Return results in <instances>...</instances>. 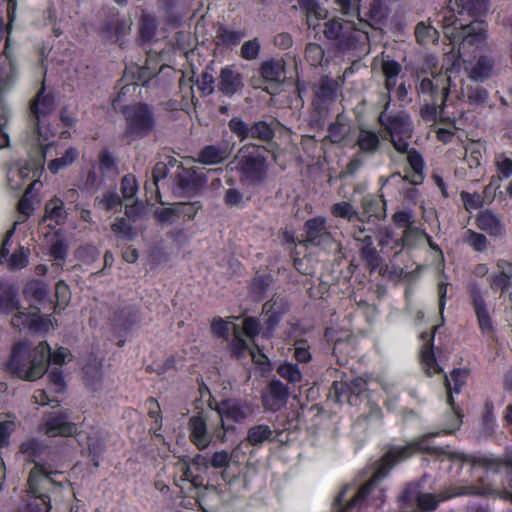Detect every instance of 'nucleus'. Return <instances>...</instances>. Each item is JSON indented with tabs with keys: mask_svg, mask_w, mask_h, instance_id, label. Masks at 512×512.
Instances as JSON below:
<instances>
[{
	"mask_svg": "<svg viewBox=\"0 0 512 512\" xmlns=\"http://www.w3.org/2000/svg\"><path fill=\"white\" fill-rule=\"evenodd\" d=\"M431 435L432 434L425 435L418 441L407 443L405 446L391 448L379 461L377 467L375 468L372 478L365 485H363L358 490V492L353 496V498L350 499L345 505L344 502L347 501L346 494L350 487L345 486L341 490V492L336 496L334 500V505L338 509L337 512H358L363 501L369 496L374 500H381L384 490L378 487L379 482L388 475L390 469L395 464L407 459L408 457L411 456L413 452L416 451H423L437 455L445 453L450 459L469 461L472 463L473 466L486 465L491 467L490 465H493V462H490L485 459H477L459 453L447 452L442 448L430 447L426 445V442L429 439V437H431Z\"/></svg>",
	"mask_w": 512,
	"mask_h": 512,
	"instance_id": "1",
	"label": "nucleus"
},
{
	"mask_svg": "<svg viewBox=\"0 0 512 512\" xmlns=\"http://www.w3.org/2000/svg\"><path fill=\"white\" fill-rule=\"evenodd\" d=\"M45 134L41 138L44 143L42 146L39 141L34 140L30 143L35 146V151L30 155L29 162L21 168H12L8 172V183L11 189H21L22 183H18L15 177L34 179L40 177L44 168V162L49 157H55L48 162V170L52 174H57L59 171L64 170L71 166L79 157V151L74 147H68L63 152H58L50 138L53 136Z\"/></svg>",
	"mask_w": 512,
	"mask_h": 512,
	"instance_id": "2",
	"label": "nucleus"
},
{
	"mask_svg": "<svg viewBox=\"0 0 512 512\" xmlns=\"http://www.w3.org/2000/svg\"><path fill=\"white\" fill-rule=\"evenodd\" d=\"M69 355V351L63 347L51 353V348L45 341L34 349H30L26 343L19 342L12 349L9 369L21 379L34 381L46 373L49 361L62 365Z\"/></svg>",
	"mask_w": 512,
	"mask_h": 512,
	"instance_id": "3",
	"label": "nucleus"
},
{
	"mask_svg": "<svg viewBox=\"0 0 512 512\" xmlns=\"http://www.w3.org/2000/svg\"><path fill=\"white\" fill-rule=\"evenodd\" d=\"M284 312L282 300L268 301L263 306V321L253 317H247L243 321V326L240 328L237 325L233 326L234 339L232 341V352L237 358H242V355L249 349L250 342L260 333L263 336L269 337L275 327L278 325L281 315Z\"/></svg>",
	"mask_w": 512,
	"mask_h": 512,
	"instance_id": "4",
	"label": "nucleus"
},
{
	"mask_svg": "<svg viewBox=\"0 0 512 512\" xmlns=\"http://www.w3.org/2000/svg\"><path fill=\"white\" fill-rule=\"evenodd\" d=\"M57 472L36 464L29 475L28 492L30 498L20 512H50V492L57 490L60 485L53 479Z\"/></svg>",
	"mask_w": 512,
	"mask_h": 512,
	"instance_id": "5",
	"label": "nucleus"
},
{
	"mask_svg": "<svg viewBox=\"0 0 512 512\" xmlns=\"http://www.w3.org/2000/svg\"><path fill=\"white\" fill-rule=\"evenodd\" d=\"M0 312L6 314L16 312L11 320V324L19 329L29 328L35 332H47L54 328L50 316L43 317L36 312L21 311L16 290L9 285H0Z\"/></svg>",
	"mask_w": 512,
	"mask_h": 512,
	"instance_id": "6",
	"label": "nucleus"
},
{
	"mask_svg": "<svg viewBox=\"0 0 512 512\" xmlns=\"http://www.w3.org/2000/svg\"><path fill=\"white\" fill-rule=\"evenodd\" d=\"M215 426L217 439L222 443L228 441L230 434L236 432V427L232 423H241L250 417L253 412V406L246 401L237 399H228L217 404Z\"/></svg>",
	"mask_w": 512,
	"mask_h": 512,
	"instance_id": "7",
	"label": "nucleus"
},
{
	"mask_svg": "<svg viewBox=\"0 0 512 512\" xmlns=\"http://www.w3.org/2000/svg\"><path fill=\"white\" fill-rule=\"evenodd\" d=\"M379 121L395 150L407 152L409 139L412 136V122L409 115L404 111L388 115L385 110L380 114Z\"/></svg>",
	"mask_w": 512,
	"mask_h": 512,
	"instance_id": "8",
	"label": "nucleus"
},
{
	"mask_svg": "<svg viewBox=\"0 0 512 512\" xmlns=\"http://www.w3.org/2000/svg\"><path fill=\"white\" fill-rule=\"evenodd\" d=\"M324 35L337 42L341 50H349L355 47L356 43L366 39V33L350 20L341 22L338 19H332L325 23Z\"/></svg>",
	"mask_w": 512,
	"mask_h": 512,
	"instance_id": "9",
	"label": "nucleus"
},
{
	"mask_svg": "<svg viewBox=\"0 0 512 512\" xmlns=\"http://www.w3.org/2000/svg\"><path fill=\"white\" fill-rule=\"evenodd\" d=\"M458 44V57L453 62V68L458 65L461 58H464L474 49L483 47L487 40V24L484 21H473L470 24L460 25Z\"/></svg>",
	"mask_w": 512,
	"mask_h": 512,
	"instance_id": "10",
	"label": "nucleus"
},
{
	"mask_svg": "<svg viewBox=\"0 0 512 512\" xmlns=\"http://www.w3.org/2000/svg\"><path fill=\"white\" fill-rule=\"evenodd\" d=\"M217 424L216 418L213 419L202 412L193 415L187 424L190 441L198 449H206L212 443L214 437L217 439V431L215 429Z\"/></svg>",
	"mask_w": 512,
	"mask_h": 512,
	"instance_id": "11",
	"label": "nucleus"
},
{
	"mask_svg": "<svg viewBox=\"0 0 512 512\" xmlns=\"http://www.w3.org/2000/svg\"><path fill=\"white\" fill-rule=\"evenodd\" d=\"M53 110L54 99L50 94H46L44 92V88H42V90L38 92L37 96L30 105V116L33 118L36 126L35 131L33 132L30 139L32 143H34V140H36L39 141L43 146L44 143L41 141V138L44 137L45 134H53L49 128L45 127V117Z\"/></svg>",
	"mask_w": 512,
	"mask_h": 512,
	"instance_id": "12",
	"label": "nucleus"
},
{
	"mask_svg": "<svg viewBox=\"0 0 512 512\" xmlns=\"http://www.w3.org/2000/svg\"><path fill=\"white\" fill-rule=\"evenodd\" d=\"M363 0H334L337 10L345 16L357 17L359 24L362 19L360 18L361 3ZM366 16L373 22L370 25L381 23L387 17V8L384 0H369L368 10Z\"/></svg>",
	"mask_w": 512,
	"mask_h": 512,
	"instance_id": "13",
	"label": "nucleus"
},
{
	"mask_svg": "<svg viewBox=\"0 0 512 512\" xmlns=\"http://www.w3.org/2000/svg\"><path fill=\"white\" fill-rule=\"evenodd\" d=\"M466 376H467V374H466L465 371H463L461 369H455L451 373L450 377H445V386H446V389H447V403L449 404V406L452 409V427L449 428V429H444L442 431L429 432V434H432V435L427 440L426 445H428L430 447H434L433 445L430 444V440L432 438H434V437H436V436H438V435H440L442 433L443 434H452L456 429L459 428V426L461 424V415L455 409V407L453 406V396H452V394L460 392L461 387L465 383ZM425 435H428V433H425V434L421 435L420 437L410 441L409 443H412L414 441H418L420 438H422Z\"/></svg>",
	"mask_w": 512,
	"mask_h": 512,
	"instance_id": "14",
	"label": "nucleus"
},
{
	"mask_svg": "<svg viewBox=\"0 0 512 512\" xmlns=\"http://www.w3.org/2000/svg\"><path fill=\"white\" fill-rule=\"evenodd\" d=\"M127 122L126 132L135 137H144L154 127V119L146 104L128 106L123 110Z\"/></svg>",
	"mask_w": 512,
	"mask_h": 512,
	"instance_id": "15",
	"label": "nucleus"
},
{
	"mask_svg": "<svg viewBox=\"0 0 512 512\" xmlns=\"http://www.w3.org/2000/svg\"><path fill=\"white\" fill-rule=\"evenodd\" d=\"M305 241L311 245L323 249H331L336 246L332 234L328 230L327 221L322 216L311 218L305 222Z\"/></svg>",
	"mask_w": 512,
	"mask_h": 512,
	"instance_id": "16",
	"label": "nucleus"
},
{
	"mask_svg": "<svg viewBox=\"0 0 512 512\" xmlns=\"http://www.w3.org/2000/svg\"><path fill=\"white\" fill-rule=\"evenodd\" d=\"M468 77L475 82H484L497 74L495 60L490 55H480L473 61L463 59Z\"/></svg>",
	"mask_w": 512,
	"mask_h": 512,
	"instance_id": "17",
	"label": "nucleus"
},
{
	"mask_svg": "<svg viewBox=\"0 0 512 512\" xmlns=\"http://www.w3.org/2000/svg\"><path fill=\"white\" fill-rule=\"evenodd\" d=\"M42 431L49 437L77 435L78 426L69 421L66 413L51 414L44 418Z\"/></svg>",
	"mask_w": 512,
	"mask_h": 512,
	"instance_id": "18",
	"label": "nucleus"
},
{
	"mask_svg": "<svg viewBox=\"0 0 512 512\" xmlns=\"http://www.w3.org/2000/svg\"><path fill=\"white\" fill-rule=\"evenodd\" d=\"M469 292L481 331L483 333H491L493 330V323L485 300L487 292L482 290L476 283H472L470 285Z\"/></svg>",
	"mask_w": 512,
	"mask_h": 512,
	"instance_id": "19",
	"label": "nucleus"
},
{
	"mask_svg": "<svg viewBox=\"0 0 512 512\" xmlns=\"http://www.w3.org/2000/svg\"><path fill=\"white\" fill-rule=\"evenodd\" d=\"M242 176L251 182L260 181L266 174L265 159L258 153L243 155L239 158Z\"/></svg>",
	"mask_w": 512,
	"mask_h": 512,
	"instance_id": "20",
	"label": "nucleus"
},
{
	"mask_svg": "<svg viewBox=\"0 0 512 512\" xmlns=\"http://www.w3.org/2000/svg\"><path fill=\"white\" fill-rule=\"evenodd\" d=\"M288 396L287 387L280 380H272L262 395L263 406L269 411L276 412L286 404Z\"/></svg>",
	"mask_w": 512,
	"mask_h": 512,
	"instance_id": "21",
	"label": "nucleus"
},
{
	"mask_svg": "<svg viewBox=\"0 0 512 512\" xmlns=\"http://www.w3.org/2000/svg\"><path fill=\"white\" fill-rule=\"evenodd\" d=\"M14 227L6 232L5 238L0 248V258L7 259L8 266L11 269H21L28 264V250L24 247L17 248L10 256V239L14 234Z\"/></svg>",
	"mask_w": 512,
	"mask_h": 512,
	"instance_id": "22",
	"label": "nucleus"
},
{
	"mask_svg": "<svg viewBox=\"0 0 512 512\" xmlns=\"http://www.w3.org/2000/svg\"><path fill=\"white\" fill-rule=\"evenodd\" d=\"M448 78L442 75H434L433 79L424 77L418 86V92L429 95L431 100L436 103L438 99L444 101L448 95L446 82Z\"/></svg>",
	"mask_w": 512,
	"mask_h": 512,
	"instance_id": "23",
	"label": "nucleus"
},
{
	"mask_svg": "<svg viewBox=\"0 0 512 512\" xmlns=\"http://www.w3.org/2000/svg\"><path fill=\"white\" fill-rule=\"evenodd\" d=\"M121 192L126 202L133 201L132 204L126 203L125 213L130 219L135 220L137 215L140 214L142 208L137 201H134L138 192V184L134 175L128 174L122 178Z\"/></svg>",
	"mask_w": 512,
	"mask_h": 512,
	"instance_id": "24",
	"label": "nucleus"
},
{
	"mask_svg": "<svg viewBox=\"0 0 512 512\" xmlns=\"http://www.w3.org/2000/svg\"><path fill=\"white\" fill-rule=\"evenodd\" d=\"M315 97L312 105L319 111L328 107L335 100L336 83L334 80L323 77L314 91Z\"/></svg>",
	"mask_w": 512,
	"mask_h": 512,
	"instance_id": "25",
	"label": "nucleus"
},
{
	"mask_svg": "<svg viewBox=\"0 0 512 512\" xmlns=\"http://www.w3.org/2000/svg\"><path fill=\"white\" fill-rule=\"evenodd\" d=\"M476 225L480 230L492 237H501L505 233V226L502 220L489 209L479 212L476 217Z\"/></svg>",
	"mask_w": 512,
	"mask_h": 512,
	"instance_id": "26",
	"label": "nucleus"
},
{
	"mask_svg": "<svg viewBox=\"0 0 512 512\" xmlns=\"http://www.w3.org/2000/svg\"><path fill=\"white\" fill-rule=\"evenodd\" d=\"M434 333L435 331L422 334L423 339L427 338V343L423 344L421 348V365L428 376L442 372V368L438 365L433 352Z\"/></svg>",
	"mask_w": 512,
	"mask_h": 512,
	"instance_id": "27",
	"label": "nucleus"
},
{
	"mask_svg": "<svg viewBox=\"0 0 512 512\" xmlns=\"http://www.w3.org/2000/svg\"><path fill=\"white\" fill-rule=\"evenodd\" d=\"M367 383L362 378H355L349 382L335 381L332 390L338 402H343L347 399L350 402L351 395H359L366 389Z\"/></svg>",
	"mask_w": 512,
	"mask_h": 512,
	"instance_id": "28",
	"label": "nucleus"
},
{
	"mask_svg": "<svg viewBox=\"0 0 512 512\" xmlns=\"http://www.w3.org/2000/svg\"><path fill=\"white\" fill-rule=\"evenodd\" d=\"M407 154V161L411 168V172L407 173L404 177L405 180L413 185H419L424 179V168L425 163L422 156L415 150L407 148V152H401Z\"/></svg>",
	"mask_w": 512,
	"mask_h": 512,
	"instance_id": "29",
	"label": "nucleus"
},
{
	"mask_svg": "<svg viewBox=\"0 0 512 512\" xmlns=\"http://www.w3.org/2000/svg\"><path fill=\"white\" fill-rule=\"evenodd\" d=\"M219 78V89L225 95L231 96L243 87L241 74L231 66L222 68Z\"/></svg>",
	"mask_w": 512,
	"mask_h": 512,
	"instance_id": "30",
	"label": "nucleus"
},
{
	"mask_svg": "<svg viewBox=\"0 0 512 512\" xmlns=\"http://www.w3.org/2000/svg\"><path fill=\"white\" fill-rule=\"evenodd\" d=\"M274 438V431L269 425L257 424L248 429L245 442L250 446L260 448L266 443L272 442Z\"/></svg>",
	"mask_w": 512,
	"mask_h": 512,
	"instance_id": "31",
	"label": "nucleus"
},
{
	"mask_svg": "<svg viewBox=\"0 0 512 512\" xmlns=\"http://www.w3.org/2000/svg\"><path fill=\"white\" fill-rule=\"evenodd\" d=\"M423 240H426L433 250L441 254L439 246L433 242L431 236L415 226L407 227V229L404 230L401 237V249L404 247H415Z\"/></svg>",
	"mask_w": 512,
	"mask_h": 512,
	"instance_id": "32",
	"label": "nucleus"
},
{
	"mask_svg": "<svg viewBox=\"0 0 512 512\" xmlns=\"http://www.w3.org/2000/svg\"><path fill=\"white\" fill-rule=\"evenodd\" d=\"M66 218L67 212L60 198L54 197L46 203L43 221L49 222L48 226L63 224Z\"/></svg>",
	"mask_w": 512,
	"mask_h": 512,
	"instance_id": "33",
	"label": "nucleus"
},
{
	"mask_svg": "<svg viewBox=\"0 0 512 512\" xmlns=\"http://www.w3.org/2000/svg\"><path fill=\"white\" fill-rule=\"evenodd\" d=\"M300 8L306 14V21L309 28L318 27L320 20L327 17V10L322 8L316 0H300Z\"/></svg>",
	"mask_w": 512,
	"mask_h": 512,
	"instance_id": "34",
	"label": "nucleus"
},
{
	"mask_svg": "<svg viewBox=\"0 0 512 512\" xmlns=\"http://www.w3.org/2000/svg\"><path fill=\"white\" fill-rule=\"evenodd\" d=\"M356 143L361 152L374 154L380 147L381 137L376 131L361 128Z\"/></svg>",
	"mask_w": 512,
	"mask_h": 512,
	"instance_id": "35",
	"label": "nucleus"
},
{
	"mask_svg": "<svg viewBox=\"0 0 512 512\" xmlns=\"http://www.w3.org/2000/svg\"><path fill=\"white\" fill-rule=\"evenodd\" d=\"M384 216V201L377 196L367 195L362 200V214L358 217L360 221L370 220L372 217Z\"/></svg>",
	"mask_w": 512,
	"mask_h": 512,
	"instance_id": "36",
	"label": "nucleus"
},
{
	"mask_svg": "<svg viewBox=\"0 0 512 512\" xmlns=\"http://www.w3.org/2000/svg\"><path fill=\"white\" fill-rule=\"evenodd\" d=\"M381 71L385 78V88L390 93L397 85V79L402 72V66L393 59L382 58Z\"/></svg>",
	"mask_w": 512,
	"mask_h": 512,
	"instance_id": "37",
	"label": "nucleus"
},
{
	"mask_svg": "<svg viewBox=\"0 0 512 512\" xmlns=\"http://www.w3.org/2000/svg\"><path fill=\"white\" fill-rule=\"evenodd\" d=\"M442 28L446 38L450 40V43L453 45V48L456 45V41L459 39L460 23L459 19L456 17L455 13L452 10H445L442 12Z\"/></svg>",
	"mask_w": 512,
	"mask_h": 512,
	"instance_id": "38",
	"label": "nucleus"
},
{
	"mask_svg": "<svg viewBox=\"0 0 512 512\" xmlns=\"http://www.w3.org/2000/svg\"><path fill=\"white\" fill-rule=\"evenodd\" d=\"M175 477L177 486H181L180 482H190L195 487L202 484L200 477L194 474L191 465L182 459L177 460L175 464Z\"/></svg>",
	"mask_w": 512,
	"mask_h": 512,
	"instance_id": "39",
	"label": "nucleus"
},
{
	"mask_svg": "<svg viewBox=\"0 0 512 512\" xmlns=\"http://www.w3.org/2000/svg\"><path fill=\"white\" fill-rule=\"evenodd\" d=\"M496 422L494 416V407L491 403H486L480 420L479 435L482 438H489L495 432Z\"/></svg>",
	"mask_w": 512,
	"mask_h": 512,
	"instance_id": "40",
	"label": "nucleus"
},
{
	"mask_svg": "<svg viewBox=\"0 0 512 512\" xmlns=\"http://www.w3.org/2000/svg\"><path fill=\"white\" fill-rule=\"evenodd\" d=\"M228 150L227 148H222L216 145H210L204 148L199 154V161L208 164L214 165L223 162L228 158Z\"/></svg>",
	"mask_w": 512,
	"mask_h": 512,
	"instance_id": "41",
	"label": "nucleus"
},
{
	"mask_svg": "<svg viewBox=\"0 0 512 512\" xmlns=\"http://www.w3.org/2000/svg\"><path fill=\"white\" fill-rule=\"evenodd\" d=\"M15 180H16V182L22 183V185H24L26 178H19L16 176ZM27 180H29V179L27 178ZM31 180H32V183L29 184V187L26 190L25 195L19 200V203H18V210H19L20 214L22 215V219H19L15 224L25 221L26 218L29 217L33 211V204H32V201L29 199L28 195L31 192V190L34 189V187L39 183V181H38V178H34ZM22 187L23 186H21V188Z\"/></svg>",
	"mask_w": 512,
	"mask_h": 512,
	"instance_id": "42",
	"label": "nucleus"
},
{
	"mask_svg": "<svg viewBox=\"0 0 512 512\" xmlns=\"http://www.w3.org/2000/svg\"><path fill=\"white\" fill-rule=\"evenodd\" d=\"M261 74L266 81L281 82L285 74L284 65L276 60L266 61L261 66Z\"/></svg>",
	"mask_w": 512,
	"mask_h": 512,
	"instance_id": "43",
	"label": "nucleus"
},
{
	"mask_svg": "<svg viewBox=\"0 0 512 512\" xmlns=\"http://www.w3.org/2000/svg\"><path fill=\"white\" fill-rule=\"evenodd\" d=\"M244 36L245 34L243 32L231 30L224 26H220L216 32L217 43L228 47L238 45Z\"/></svg>",
	"mask_w": 512,
	"mask_h": 512,
	"instance_id": "44",
	"label": "nucleus"
},
{
	"mask_svg": "<svg viewBox=\"0 0 512 512\" xmlns=\"http://www.w3.org/2000/svg\"><path fill=\"white\" fill-rule=\"evenodd\" d=\"M462 240L476 252H484L487 250L488 240L484 234L467 229L463 233Z\"/></svg>",
	"mask_w": 512,
	"mask_h": 512,
	"instance_id": "45",
	"label": "nucleus"
},
{
	"mask_svg": "<svg viewBox=\"0 0 512 512\" xmlns=\"http://www.w3.org/2000/svg\"><path fill=\"white\" fill-rule=\"evenodd\" d=\"M456 4L471 16H481L488 11V0H456Z\"/></svg>",
	"mask_w": 512,
	"mask_h": 512,
	"instance_id": "46",
	"label": "nucleus"
},
{
	"mask_svg": "<svg viewBox=\"0 0 512 512\" xmlns=\"http://www.w3.org/2000/svg\"><path fill=\"white\" fill-rule=\"evenodd\" d=\"M415 37L419 44L434 43L438 39V31L425 22H420L415 28Z\"/></svg>",
	"mask_w": 512,
	"mask_h": 512,
	"instance_id": "47",
	"label": "nucleus"
},
{
	"mask_svg": "<svg viewBox=\"0 0 512 512\" xmlns=\"http://www.w3.org/2000/svg\"><path fill=\"white\" fill-rule=\"evenodd\" d=\"M24 293L37 301H43L48 296L49 287L44 281L32 280L26 284Z\"/></svg>",
	"mask_w": 512,
	"mask_h": 512,
	"instance_id": "48",
	"label": "nucleus"
},
{
	"mask_svg": "<svg viewBox=\"0 0 512 512\" xmlns=\"http://www.w3.org/2000/svg\"><path fill=\"white\" fill-rule=\"evenodd\" d=\"M277 373L292 384L302 381V373L297 364L283 362L277 368Z\"/></svg>",
	"mask_w": 512,
	"mask_h": 512,
	"instance_id": "49",
	"label": "nucleus"
},
{
	"mask_svg": "<svg viewBox=\"0 0 512 512\" xmlns=\"http://www.w3.org/2000/svg\"><path fill=\"white\" fill-rule=\"evenodd\" d=\"M330 210L334 217L347 219L348 221H351L355 217H359L355 207L347 201H341L333 204Z\"/></svg>",
	"mask_w": 512,
	"mask_h": 512,
	"instance_id": "50",
	"label": "nucleus"
},
{
	"mask_svg": "<svg viewBox=\"0 0 512 512\" xmlns=\"http://www.w3.org/2000/svg\"><path fill=\"white\" fill-rule=\"evenodd\" d=\"M273 137L274 129L265 121L256 122L250 127L249 138L270 141Z\"/></svg>",
	"mask_w": 512,
	"mask_h": 512,
	"instance_id": "51",
	"label": "nucleus"
},
{
	"mask_svg": "<svg viewBox=\"0 0 512 512\" xmlns=\"http://www.w3.org/2000/svg\"><path fill=\"white\" fill-rule=\"evenodd\" d=\"M362 259L367 263L371 270H376L380 266L381 258L375 249L373 242L360 246Z\"/></svg>",
	"mask_w": 512,
	"mask_h": 512,
	"instance_id": "52",
	"label": "nucleus"
},
{
	"mask_svg": "<svg viewBox=\"0 0 512 512\" xmlns=\"http://www.w3.org/2000/svg\"><path fill=\"white\" fill-rule=\"evenodd\" d=\"M377 240L382 248L401 249V238H395L393 230L390 227H384L379 230Z\"/></svg>",
	"mask_w": 512,
	"mask_h": 512,
	"instance_id": "53",
	"label": "nucleus"
},
{
	"mask_svg": "<svg viewBox=\"0 0 512 512\" xmlns=\"http://www.w3.org/2000/svg\"><path fill=\"white\" fill-rule=\"evenodd\" d=\"M157 29L156 18L150 14L143 13L140 19V32L145 40H150L154 37Z\"/></svg>",
	"mask_w": 512,
	"mask_h": 512,
	"instance_id": "54",
	"label": "nucleus"
},
{
	"mask_svg": "<svg viewBox=\"0 0 512 512\" xmlns=\"http://www.w3.org/2000/svg\"><path fill=\"white\" fill-rule=\"evenodd\" d=\"M111 230L120 238L131 240L135 237V231L125 218H117L111 225Z\"/></svg>",
	"mask_w": 512,
	"mask_h": 512,
	"instance_id": "55",
	"label": "nucleus"
},
{
	"mask_svg": "<svg viewBox=\"0 0 512 512\" xmlns=\"http://www.w3.org/2000/svg\"><path fill=\"white\" fill-rule=\"evenodd\" d=\"M50 255L57 266L63 267L67 257V245L64 240H55L50 247Z\"/></svg>",
	"mask_w": 512,
	"mask_h": 512,
	"instance_id": "56",
	"label": "nucleus"
},
{
	"mask_svg": "<svg viewBox=\"0 0 512 512\" xmlns=\"http://www.w3.org/2000/svg\"><path fill=\"white\" fill-rule=\"evenodd\" d=\"M460 197L463 202L464 208L468 212L477 210L485 204L484 198L482 197V195L478 193H469L466 191H462L460 193Z\"/></svg>",
	"mask_w": 512,
	"mask_h": 512,
	"instance_id": "57",
	"label": "nucleus"
},
{
	"mask_svg": "<svg viewBox=\"0 0 512 512\" xmlns=\"http://www.w3.org/2000/svg\"><path fill=\"white\" fill-rule=\"evenodd\" d=\"M260 42L257 38L245 41L241 47L240 55L245 60H255L260 52Z\"/></svg>",
	"mask_w": 512,
	"mask_h": 512,
	"instance_id": "58",
	"label": "nucleus"
},
{
	"mask_svg": "<svg viewBox=\"0 0 512 512\" xmlns=\"http://www.w3.org/2000/svg\"><path fill=\"white\" fill-rule=\"evenodd\" d=\"M348 130L338 119L328 127V138L332 143H341L348 134Z\"/></svg>",
	"mask_w": 512,
	"mask_h": 512,
	"instance_id": "59",
	"label": "nucleus"
},
{
	"mask_svg": "<svg viewBox=\"0 0 512 512\" xmlns=\"http://www.w3.org/2000/svg\"><path fill=\"white\" fill-rule=\"evenodd\" d=\"M98 205L107 211H114L122 207V200L117 193L109 191L104 194Z\"/></svg>",
	"mask_w": 512,
	"mask_h": 512,
	"instance_id": "60",
	"label": "nucleus"
},
{
	"mask_svg": "<svg viewBox=\"0 0 512 512\" xmlns=\"http://www.w3.org/2000/svg\"><path fill=\"white\" fill-rule=\"evenodd\" d=\"M305 57L312 66H319L322 63L324 51L320 45L310 43L306 47Z\"/></svg>",
	"mask_w": 512,
	"mask_h": 512,
	"instance_id": "61",
	"label": "nucleus"
},
{
	"mask_svg": "<svg viewBox=\"0 0 512 512\" xmlns=\"http://www.w3.org/2000/svg\"><path fill=\"white\" fill-rule=\"evenodd\" d=\"M488 282L492 290H500L501 294L505 293L511 285V280L499 272L489 275Z\"/></svg>",
	"mask_w": 512,
	"mask_h": 512,
	"instance_id": "62",
	"label": "nucleus"
},
{
	"mask_svg": "<svg viewBox=\"0 0 512 512\" xmlns=\"http://www.w3.org/2000/svg\"><path fill=\"white\" fill-rule=\"evenodd\" d=\"M229 129L241 140L250 136V127L240 118L234 117L228 123Z\"/></svg>",
	"mask_w": 512,
	"mask_h": 512,
	"instance_id": "63",
	"label": "nucleus"
},
{
	"mask_svg": "<svg viewBox=\"0 0 512 512\" xmlns=\"http://www.w3.org/2000/svg\"><path fill=\"white\" fill-rule=\"evenodd\" d=\"M495 165L498 173L503 178H508L512 175V158L506 154H497L495 156Z\"/></svg>",
	"mask_w": 512,
	"mask_h": 512,
	"instance_id": "64",
	"label": "nucleus"
}]
</instances>
